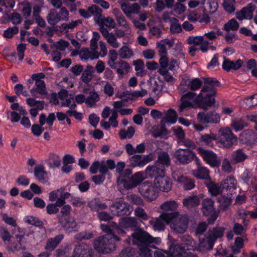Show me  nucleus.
<instances>
[{
    "instance_id": "f257e3e1",
    "label": "nucleus",
    "mask_w": 257,
    "mask_h": 257,
    "mask_svg": "<svg viewBox=\"0 0 257 257\" xmlns=\"http://www.w3.org/2000/svg\"><path fill=\"white\" fill-rule=\"evenodd\" d=\"M204 85L199 93V98L206 105L211 106L215 102L214 96L216 94L215 86L220 85L218 81L213 78H204Z\"/></svg>"
},
{
    "instance_id": "f03ea898",
    "label": "nucleus",
    "mask_w": 257,
    "mask_h": 257,
    "mask_svg": "<svg viewBox=\"0 0 257 257\" xmlns=\"http://www.w3.org/2000/svg\"><path fill=\"white\" fill-rule=\"evenodd\" d=\"M119 240L114 234H106L95 240L94 247L99 253H109L115 249V242Z\"/></svg>"
},
{
    "instance_id": "7ed1b4c3",
    "label": "nucleus",
    "mask_w": 257,
    "mask_h": 257,
    "mask_svg": "<svg viewBox=\"0 0 257 257\" xmlns=\"http://www.w3.org/2000/svg\"><path fill=\"white\" fill-rule=\"evenodd\" d=\"M126 241L129 244L132 242L133 244L136 245L139 247L149 245L150 244L153 243L159 245L161 242V239L160 237H153L145 231L138 230L133 233L131 236L128 237Z\"/></svg>"
},
{
    "instance_id": "20e7f679",
    "label": "nucleus",
    "mask_w": 257,
    "mask_h": 257,
    "mask_svg": "<svg viewBox=\"0 0 257 257\" xmlns=\"http://www.w3.org/2000/svg\"><path fill=\"white\" fill-rule=\"evenodd\" d=\"M132 171L130 169H126L124 173L119 175L118 180L123 183L125 188L131 189L134 188L141 184V183L146 179L145 173L143 172H138L135 173L131 177L130 176Z\"/></svg>"
},
{
    "instance_id": "39448f33",
    "label": "nucleus",
    "mask_w": 257,
    "mask_h": 257,
    "mask_svg": "<svg viewBox=\"0 0 257 257\" xmlns=\"http://www.w3.org/2000/svg\"><path fill=\"white\" fill-rule=\"evenodd\" d=\"M169 214H175L171 218L169 222L171 229L177 233H183L186 230L188 224V217L185 214H179L178 212H170Z\"/></svg>"
},
{
    "instance_id": "423d86ee",
    "label": "nucleus",
    "mask_w": 257,
    "mask_h": 257,
    "mask_svg": "<svg viewBox=\"0 0 257 257\" xmlns=\"http://www.w3.org/2000/svg\"><path fill=\"white\" fill-rule=\"evenodd\" d=\"M237 139L228 127L222 128L219 131V138L217 141L218 146L229 148L237 144Z\"/></svg>"
},
{
    "instance_id": "0eeeda50",
    "label": "nucleus",
    "mask_w": 257,
    "mask_h": 257,
    "mask_svg": "<svg viewBox=\"0 0 257 257\" xmlns=\"http://www.w3.org/2000/svg\"><path fill=\"white\" fill-rule=\"evenodd\" d=\"M199 98V94L197 95L192 92L184 94L180 99L181 103L179 106L178 110L180 112H183L186 108H196L200 107Z\"/></svg>"
},
{
    "instance_id": "6e6552de",
    "label": "nucleus",
    "mask_w": 257,
    "mask_h": 257,
    "mask_svg": "<svg viewBox=\"0 0 257 257\" xmlns=\"http://www.w3.org/2000/svg\"><path fill=\"white\" fill-rule=\"evenodd\" d=\"M138 191L147 201H154L158 196V192L154 183L149 181H146L141 183L138 187Z\"/></svg>"
},
{
    "instance_id": "1a4fd4ad",
    "label": "nucleus",
    "mask_w": 257,
    "mask_h": 257,
    "mask_svg": "<svg viewBox=\"0 0 257 257\" xmlns=\"http://www.w3.org/2000/svg\"><path fill=\"white\" fill-rule=\"evenodd\" d=\"M69 16V12L65 7L61 8L59 12L52 9L47 17V20L51 25H55L60 21H68Z\"/></svg>"
},
{
    "instance_id": "9d476101",
    "label": "nucleus",
    "mask_w": 257,
    "mask_h": 257,
    "mask_svg": "<svg viewBox=\"0 0 257 257\" xmlns=\"http://www.w3.org/2000/svg\"><path fill=\"white\" fill-rule=\"evenodd\" d=\"M175 162L178 165H187L193 161L195 153L188 149H179L174 153Z\"/></svg>"
},
{
    "instance_id": "9b49d317",
    "label": "nucleus",
    "mask_w": 257,
    "mask_h": 257,
    "mask_svg": "<svg viewBox=\"0 0 257 257\" xmlns=\"http://www.w3.org/2000/svg\"><path fill=\"white\" fill-rule=\"evenodd\" d=\"M198 154L202 157L204 161L212 167H218L221 163V160L217 155L211 150H205L202 148L197 149Z\"/></svg>"
},
{
    "instance_id": "f8f14e48",
    "label": "nucleus",
    "mask_w": 257,
    "mask_h": 257,
    "mask_svg": "<svg viewBox=\"0 0 257 257\" xmlns=\"http://www.w3.org/2000/svg\"><path fill=\"white\" fill-rule=\"evenodd\" d=\"M202 205V211L203 214L209 216L208 223H213L218 216V212L214 208L213 201L211 199H205L203 201Z\"/></svg>"
},
{
    "instance_id": "ddd939ff",
    "label": "nucleus",
    "mask_w": 257,
    "mask_h": 257,
    "mask_svg": "<svg viewBox=\"0 0 257 257\" xmlns=\"http://www.w3.org/2000/svg\"><path fill=\"white\" fill-rule=\"evenodd\" d=\"M110 208L111 212L117 216L128 215L132 212L130 205L121 199L116 201Z\"/></svg>"
},
{
    "instance_id": "4468645a",
    "label": "nucleus",
    "mask_w": 257,
    "mask_h": 257,
    "mask_svg": "<svg viewBox=\"0 0 257 257\" xmlns=\"http://www.w3.org/2000/svg\"><path fill=\"white\" fill-rule=\"evenodd\" d=\"M175 215V214L163 213L159 217L151 220L150 223L155 230L161 231L164 229L166 224H169L171 218L173 217Z\"/></svg>"
},
{
    "instance_id": "2eb2a0df",
    "label": "nucleus",
    "mask_w": 257,
    "mask_h": 257,
    "mask_svg": "<svg viewBox=\"0 0 257 257\" xmlns=\"http://www.w3.org/2000/svg\"><path fill=\"white\" fill-rule=\"evenodd\" d=\"M189 244L190 246H187V249L204 251L212 249L214 242L206 235L198 245L196 244L194 240L189 237Z\"/></svg>"
},
{
    "instance_id": "dca6fc26",
    "label": "nucleus",
    "mask_w": 257,
    "mask_h": 257,
    "mask_svg": "<svg viewBox=\"0 0 257 257\" xmlns=\"http://www.w3.org/2000/svg\"><path fill=\"white\" fill-rule=\"evenodd\" d=\"M172 176L174 180L182 185L185 190H191L195 187L194 181L181 174L179 170L174 171Z\"/></svg>"
},
{
    "instance_id": "f3484780",
    "label": "nucleus",
    "mask_w": 257,
    "mask_h": 257,
    "mask_svg": "<svg viewBox=\"0 0 257 257\" xmlns=\"http://www.w3.org/2000/svg\"><path fill=\"white\" fill-rule=\"evenodd\" d=\"M154 183L157 189L162 192H168L172 188V183L171 179L166 174L155 178Z\"/></svg>"
},
{
    "instance_id": "a211bd4d",
    "label": "nucleus",
    "mask_w": 257,
    "mask_h": 257,
    "mask_svg": "<svg viewBox=\"0 0 257 257\" xmlns=\"http://www.w3.org/2000/svg\"><path fill=\"white\" fill-rule=\"evenodd\" d=\"M58 97L60 100V103L61 106H66L69 108H75L76 107L74 96L69 94L67 90H61L58 93Z\"/></svg>"
},
{
    "instance_id": "6ab92c4d",
    "label": "nucleus",
    "mask_w": 257,
    "mask_h": 257,
    "mask_svg": "<svg viewBox=\"0 0 257 257\" xmlns=\"http://www.w3.org/2000/svg\"><path fill=\"white\" fill-rule=\"evenodd\" d=\"M202 85V81L197 78L192 79L183 80L179 87L181 93H184L187 89L195 91L200 88Z\"/></svg>"
},
{
    "instance_id": "aec40b11",
    "label": "nucleus",
    "mask_w": 257,
    "mask_h": 257,
    "mask_svg": "<svg viewBox=\"0 0 257 257\" xmlns=\"http://www.w3.org/2000/svg\"><path fill=\"white\" fill-rule=\"evenodd\" d=\"M160 67L170 71H175L179 68L180 59L172 58L170 59L167 56L160 57L159 60Z\"/></svg>"
},
{
    "instance_id": "412c9836",
    "label": "nucleus",
    "mask_w": 257,
    "mask_h": 257,
    "mask_svg": "<svg viewBox=\"0 0 257 257\" xmlns=\"http://www.w3.org/2000/svg\"><path fill=\"white\" fill-rule=\"evenodd\" d=\"M197 118L202 123H216L220 120L219 115L214 112H199Z\"/></svg>"
},
{
    "instance_id": "4be33fe9",
    "label": "nucleus",
    "mask_w": 257,
    "mask_h": 257,
    "mask_svg": "<svg viewBox=\"0 0 257 257\" xmlns=\"http://www.w3.org/2000/svg\"><path fill=\"white\" fill-rule=\"evenodd\" d=\"M255 9V6L252 3H249L236 13V17L239 21L251 20L253 18Z\"/></svg>"
},
{
    "instance_id": "5701e85b",
    "label": "nucleus",
    "mask_w": 257,
    "mask_h": 257,
    "mask_svg": "<svg viewBox=\"0 0 257 257\" xmlns=\"http://www.w3.org/2000/svg\"><path fill=\"white\" fill-rule=\"evenodd\" d=\"M145 175L147 178H156L157 177L165 174V170L158 164L154 163L153 165L148 166L145 169Z\"/></svg>"
},
{
    "instance_id": "b1692460",
    "label": "nucleus",
    "mask_w": 257,
    "mask_h": 257,
    "mask_svg": "<svg viewBox=\"0 0 257 257\" xmlns=\"http://www.w3.org/2000/svg\"><path fill=\"white\" fill-rule=\"evenodd\" d=\"M92 250L90 246L85 243H81L76 246L71 257H91Z\"/></svg>"
},
{
    "instance_id": "393cba45",
    "label": "nucleus",
    "mask_w": 257,
    "mask_h": 257,
    "mask_svg": "<svg viewBox=\"0 0 257 257\" xmlns=\"http://www.w3.org/2000/svg\"><path fill=\"white\" fill-rule=\"evenodd\" d=\"M186 41L189 45H193L195 46L200 45V49L203 53H205L208 50V44L204 40L203 36H189Z\"/></svg>"
},
{
    "instance_id": "a878e982",
    "label": "nucleus",
    "mask_w": 257,
    "mask_h": 257,
    "mask_svg": "<svg viewBox=\"0 0 257 257\" xmlns=\"http://www.w3.org/2000/svg\"><path fill=\"white\" fill-rule=\"evenodd\" d=\"M100 32L105 39L108 44L113 48H118L120 44L117 41L115 35L112 33H109L108 30L103 27L100 28Z\"/></svg>"
},
{
    "instance_id": "bb28decb",
    "label": "nucleus",
    "mask_w": 257,
    "mask_h": 257,
    "mask_svg": "<svg viewBox=\"0 0 257 257\" xmlns=\"http://www.w3.org/2000/svg\"><path fill=\"white\" fill-rule=\"evenodd\" d=\"M35 178L39 182L43 184H49V178L45 168L43 165H37L34 170Z\"/></svg>"
},
{
    "instance_id": "cd10ccee",
    "label": "nucleus",
    "mask_w": 257,
    "mask_h": 257,
    "mask_svg": "<svg viewBox=\"0 0 257 257\" xmlns=\"http://www.w3.org/2000/svg\"><path fill=\"white\" fill-rule=\"evenodd\" d=\"M187 246H190L189 239L187 242L180 244H176L170 248L171 254L173 257H183L187 250H191L187 248Z\"/></svg>"
},
{
    "instance_id": "c85d7f7f",
    "label": "nucleus",
    "mask_w": 257,
    "mask_h": 257,
    "mask_svg": "<svg viewBox=\"0 0 257 257\" xmlns=\"http://www.w3.org/2000/svg\"><path fill=\"white\" fill-rule=\"evenodd\" d=\"M223 59L222 68L226 71H230L231 70H238L243 64V61L241 59H237L236 61H231L225 57H223Z\"/></svg>"
},
{
    "instance_id": "c756f323",
    "label": "nucleus",
    "mask_w": 257,
    "mask_h": 257,
    "mask_svg": "<svg viewBox=\"0 0 257 257\" xmlns=\"http://www.w3.org/2000/svg\"><path fill=\"white\" fill-rule=\"evenodd\" d=\"M140 6L137 3L131 5L123 3L121 5V9L124 14L128 18H131L133 14H137L140 10Z\"/></svg>"
},
{
    "instance_id": "7c9ffc66",
    "label": "nucleus",
    "mask_w": 257,
    "mask_h": 257,
    "mask_svg": "<svg viewBox=\"0 0 257 257\" xmlns=\"http://www.w3.org/2000/svg\"><path fill=\"white\" fill-rule=\"evenodd\" d=\"M131 164L133 167H142L148 163L150 160L148 156L142 157L140 155H135L130 159Z\"/></svg>"
},
{
    "instance_id": "2f4dec72",
    "label": "nucleus",
    "mask_w": 257,
    "mask_h": 257,
    "mask_svg": "<svg viewBox=\"0 0 257 257\" xmlns=\"http://www.w3.org/2000/svg\"><path fill=\"white\" fill-rule=\"evenodd\" d=\"M58 218L62 225L69 231L77 230V223L73 218H70L69 220L67 218L63 219V216H58Z\"/></svg>"
},
{
    "instance_id": "473e14b6",
    "label": "nucleus",
    "mask_w": 257,
    "mask_h": 257,
    "mask_svg": "<svg viewBox=\"0 0 257 257\" xmlns=\"http://www.w3.org/2000/svg\"><path fill=\"white\" fill-rule=\"evenodd\" d=\"M224 231L225 228L223 227H213L209 230L207 235L214 243L218 238L223 236Z\"/></svg>"
},
{
    "instance_id": "72a5a7b5",
    "label": "nucleus",
    "mask_w": 257,
    "mask_h": 257,
    "mask_svg": "<svg viewBox=\"0 0 257 257\" xmlns=\"http://www.w3.org/2000/svg\"><path fill=\"white\" fill-rule=\"evenodd\" d=\"M36 88H33L30 90V92L33 96L38 97L37 93L41 95H46L47 91L46 89L45 83L44 81L41 80H37L35 82Z\"/></svg>"
},
{
    "instance_id": "f704fd0d",
    "label": "nucleus",
    "mask_w": 257,
    "mask_h": 257,
    "mask_svg": "<svg viewBox=\"0 0 257 257\" xmlns=\"http://www.w3.org/2000/svg\"><path fill=\"white\" fill-rule=\"evenodd\" d=\"M222 32L220 29H217L216 31H209L205 33L203 35L204 40L208 44V49L209 48V45L211 44L213 41H216L218 36L222 35Z\"/></svg>"
},
{
    "instance_id": "c9c22d12",
    "label": "nucleus",
    "mask_w": 257,
    "mask_h": 257,
    "mask_svg": "<svg viewBox=\"0 0 257 257\" xmlns=\"http://www.w3.org/2000/svg\"><path fill=\"white\" fill-rule=\"evenodd\" d=\"M155 163L156 164L161 166L165 170V168L169 167L171 163V160L168 154L165 152L159 153Z\"/></svg>"
},
{
    "instance_id": "e433bc0d",
    "label": "nucleus",
    "mask_w": 257,
    "mask_h": 257,
    "mask_svg": "<svg viewBox=\"0 0 257 257\" xmlns=\"http://www.w3.org/2000/svg\"><path fill=\"white\" fill-rule=\"evenodd\" d=\"M79 56L81 60H86L89 59L91 60L99 58V53L97 51L89 50L88 49H82L80 53Z\"/></svg>"
},
{
    "instance_id": "4c0bfd02",
    "label": "nucleus",
    "mask_w": 257,
    "mask_h": 257,
    "mask_svg": "<svg viewBox=\"0 0 257 257\" xmlns=\"http://www.w3.org/2000/svg\"><path fill=\"white\" fill-rule=\"evenodd\" d=\"M88 206L92 211L97 212L105 209L107 206L105 203L101 202L99 199L97 198L90 200L88 202Z\"/></svg>"
},
{
    "instance_id": "58836bf2",
    "label": "nucleus",
    "mask_w": 257,
    "mask_h": 257,
    "mask_svg": "<svg viewBox=\"0 0 257 257\" xmlns=\"http://www.w3.org/2000/svg\"><path fill=\"white\" fill-rule=\"evenodd\" d=\"M178 207V204L175 200L167 201L162 203L160 206V208L165 211V213L177 212L176 210Z\"/></svg>"
},
{
    "instance_id": "ea45409f",
    "label": "nucleus",
    "mask_w": 257,
    "mask_h": 257,
    "mask_svg": "<svg viewBox=\"0 0 257 257\" xmlns=\"http://www.w3.org/2000/svg\"><path fill=\"white\" fill-rule=\"evenodd\" d=\"M138 221L135 217H126L122 218L119 222V226L123 228L135 227L137 226Z\"/></svg>"
},
{
    "instance_id": "a19ab883",
    "label": "nucleus",
    "mask_w": 257,
    "mask_h": 257,
    "mask_svg": "<svg viewBox=\"0 0 257 257\" xmlns=\"http://www.w3.org/2000/svg\"><path fill=\"white\" fill-rule=\"evenodd\" d=\"M63 237L62 234H59L53 238L49 239L47 242L45 248L50 251L53 250L62 240Z\"/></svg>"
},
{
    "instance_id": "79ce46f5",
    "label": "nucleus",
    "mask_w": 257,
    "mask_h": 257,
    "mask_svg": "<svg viewBox=\"0 0 257 257\" xmlns=\"http://www.w3.org/2000/svg\"><path fill=\"white\" fill-rule=\"evenodd\" d=\"M207 187L212 196H217L221 194L223 189L221 183L219 184L212 181L207 184Z\"/></svg>"
},
{
    "instance_id": "37998d69",
    "label": "nucleus",
    "mask_w": 257,
    "mask_h": 257,
    "mask_svg": "<svg viewBox=\"0 0 257 257\" xmlns=\"http://www.w3.org/2000/svg\"><path fill=\"white\" fill-rule=\"evenodd\" d=\"M118 55L121 59H130L134 55L133 50L125 44L118 50Z\"/></svg>"
},
{
    "instance_id": "c03bdc74",
    "label": "nucleus",
    "mask_w": 257,
    "mask_h": 257,
    "mask_svg": "<svg viewBox=\"0 0 257 257\" xmlns=\"http://www.w3.org/2000/svg\"><path fill=\"white\" fill-rule=\"evenodd\" d=\"M95 72V69L91 65H87L86 69L82 71L81 77V80L85 83H89L92 79V74Z\"/></svg>"
},
{
    "instance_id": "a18cd8bd",
    "label": "nucleus",
    "mask_w": 257,
    "mask_h": 257,
    "mask_svg": "<svg viewBox=\"0 0 257 257\" xmlns=\"http://www.w3.org/2000/svg\"><path fill=\"white\" fill-rule=\"evenodd\" d=\"M247 157V156L241 149H237L232 152L231 161L234 163H238L243 162Z\"/></svg>"
},
{
    "instance_id": "49530a36",
    "label": "nucleus",
    "mask_w": 257,
    "mask_h": 257,
    "mask_svg": "<svg viewBox=\"0 0 257 257\" xmlns=\"http://www.w3.org/2000/svg\"><path fill=\"white\" fill-rule=\"evenodd\" d=\"M19 231L20 234L16 235V241L10 243L11 246L16 250L24 249V247L23 246V240L24 238L25 233L19 229Z\"/></svg>"
},
{
    "instance_id": "de8ad7c7",
    "label": "nucleus",
    "mask_w": 257,
    "mask_h": 257,
    "mask_svg": "<svg viewBox=\"0 0 257 257\" xmlns=\"http://www.w3.org/2000/svg\"><path fill=\"white\" fill-rule=\"evenodd\" d=\"M192 174L197 178L206 179L209 178V171L206 167L199 166L192 171Z\"/></svg>"
},
{
    "instance_id": "09e8293b",
    "label": "nucleus",
    "mask_w": 257,
    "mask_h": 257,
    "mask_svg": "<svg viewBox=\"0 0 257 257\" xmlns=\"http://www.w3.org/2000/svg\"><path fill=\"white\" fill-rule=\"evenodd\" d=\"M200 199L196 196H190L183 199V205L187 208H191L200 204Z\"/></svg>"
},
{
    "instance_id": "8fccbe9b",
    "label": "nucleus",
    "mask_w": 257,
    "mask_h": 257,
    "mask_svg": "<svg viewBox=\"0 0 257 257\" xmlns=\"http://www.w3.org/2000/svg\"><path fill=\"white\" fill-rule=\"evenodd\" d=\"M237 181L232 176H228L221 182L223 189L234 190L236 189Z\"/></svg>"
},
{
    "instance_id": "3c124183",
    "label": "nucleus",
    "mask_w": 257,
    "mask_h": 257,
    "mask_svg": "<svg viewBox=\"0 0 257 257\" xmlns=\"http://www.w3.org/2000/svg\"><path fill=\"white\" fill-rule=\"evenodd\" d=\"M172 56L178 59H184L185 54L183 51V44L181 42H178L176 43L174 47L172 49Z\"/></svg>"
},
{
    "instance_id": "603ef678",
    "label": "nucleus",
    "mask_w": 257,
    "mask_h": 257,
    "mask_svg": "<svg viewBox=\"0 0 257 257\" xmlns=\"http://www.w3.org/2000/svg\"><path fill=\"white\" fill-rule=\"evenodd\" d=\"M81 20H77L68 23H63L60 26V29L62 32H69L76 28L82 23Z\"/></svg>"
},
{
    "instance_id": "864d4df0",
    "label": "nucleus",
    "mask_w": 257,
    "mask_h": 257,
    "mask_svg": "<svg viewBox=\"0 0 257 257\" xmlns=\"http://www.w3.org/2000/svg\"><path fill=\"white\" fill-rule=\"evenodd\" d=\"M119 68L116 69V72L119 78H122L126 74L130 68V64L126 61L120 60L118 62Z\"/></svg>"
},
{
    "instance_id": "5fc2aeb1",
    "label": "nucleus",
    "mask_w": 257,
    "mask_h": 257,
    "mask_svg": "<svg viewBox=\"0 0 257 257\" xmlns=\"http://www.w3.org/2000/svg\"><path fill=\"white\" fill-rule=\"evenodd\" d=\"M216 140V136L213 133L210 134H205L202 135L200 138V142L202 145L208 146H213V141Z\"/></svg>"
},
{
    "instance_id": "6e6d98bb",
    "label": "nucleus",
    "mask_w": 257,
    "mask_h": 257,
    "mask_svg": "<svg viewBox=\"0 0 257 257\" xmlns=\"http://www.w3.org/2000/svg\"><path fill=\"white\" fill-rule=\"evenodd\" d=\"M126 199L133 205L144 206L145 202L143 199L138 195L132 194L126 196Z\"/></svg>"
},
{
    "instance_id": "4d7b16f0",
    "label": "nucleus",
    "mask_w": 257,
    "mask_h": 257,
    "mask_svg": "<svg viewBox=\"0 0 257 257\" xmlns=\"http://www.w3.org/2000/svg\"><path fill=\"white\" fill-rule=\"evenodd\" d=\"M218 202L219 203V208L222 210H225L231 204V198L230 197L221 195L218 198Z\"/></svg>"
},
{
    "instance_id": "13d9d810",
    "label": "nucleus",
    "mask_w": 257,
    "mask_h": 257,
    "mask_svg": "<svg viewBox=\"0 0 257 257\" xmlns=\"http://www.w3.org/2000/svg\"><path fill=\"white\" fill-rule=\"evenodd\" d=\"M89 11L90 12L91 16L94 17L95 20L99 23L102 19V10L96 6H92L89 8Z\"/></svg>"
},
{
    "instance_id": "bf43d9fd",
    "label": "nucleus",
    "mask_w": 257,
    "mask_h": 257,
    "mask_svg": "<svg viewBox=\"0 0 257 257\" xmlns=\"http://www.w3.org/2000/svg\"><path fill=\"white\" fill-rule=\"evenodd\" d=\"M99 100V96L95 91H91L89 96L86 98L85 103L89 107L93 106Z\"/></svg>"
},
{
    "instance_id": "052dcab7",
    "label": "nucleus",
    "mask_w": 257,
    "mask_h": 257,
    "mask_svg": "<svg viewBox=\"0 0 257 257\" xmlns=\"http://www.w3.org/2000/svg\"><path fill=\"white\" fill-rule=\"evenodd\" d=\"M140 247V254L144 257H152V251L150 248H157L154 244H150L149 245H144Z\"/></svg>"
},
{
    "instance_id": "680f3d73",
    "label": "nucleus",
    "mask_w": 257,
    "mask_h": 257,
    "mask_svg": "<svg viewBox=\"0 0 257 257\" xmlns=\"http://www.w3.org/2000/svg\"><path fill=\"white\" fill-rule=\"evenodd\" d=\"M47 161L50 167H58L61 164L60 157L54 154H50L49 155Z\"/></svg>"
},
{
    "instance_id": "e2e57ef3",
    "label": "nucleus",
    "mask_w": 257,
    "mask_h": 257,
    "mask_svg": "<svg viewBox=\"0 0 257 257\" xmlns=\"http://www.w3.org/2000/svg\"><path fill=\"white\" fill-rule=\"evenodd\" d=\"M247 126V123L242 119H235L232 121L231 126L235 132H238Z\"/></svg>"
},
{
    "instance_id": "0e129e2a",
    "label": "nucleus",
    "mask_w": 257,
    "mask_h": 257,
    "mask_svg": "<svg viewBox=\"0 0 257 257\" xmlns=\"http://www.w3.org/2000/svg\"><path fill=\"white\" fill-rule=\"evenodd\" d=\"M239 25L236 20L232 19L223 25V29L227 32H229L230 31H236Z\"/></svg>"
},
{
    "instance_id": "69168bd1",
    "label": "nucleus",
    "mask_w": 257,
    "mask_h": 257,
    "mask_svg": "<svg viewBox=\"0 0 257 257\" xmlns=\"http://www.w3.org/2000/svg\"><path fill=\"white\" fill-rule=\"evenodd\" d=\"M135 132V128L133 126H129L126 130H120L119 135L121 139H131L134 136Z\"/></svg>"
},
{
    "instance_id": "338daca9",
    "label": "nucleus",
    "mask_w": 257,
    "mask_h": 257,
    "mask_svg": "<svg viewBox=\"0 0 257 257\" xmlns=\"http://www.w3.org/2000/svg\"><path fill=\"white\" fill-rule=\"evenodd\" d=\"M170 30L171 33L175 34L181 32L182 30V26L176 18L171 19L170 20Z\"/></svg>"
},
{
    "instance_id": "774afa93",
    "label": "nucleus",
    "mask_w": 257,
    "mask_h": 257,
    "mask_svg": "<svg viewBox=\"0 0 257 257\" xmlns=\"http://www.w3.org/2000/svg\"><path fill=\"white\" fill-rule=\"evenodd\" d=\"M166 116L165 122H168L171 123H175L177 121V115L176 111L172 109H169L165 111Z\"/></svg>"
}]
</instances>
